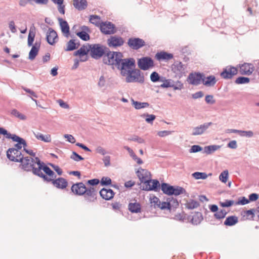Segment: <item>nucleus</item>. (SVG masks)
Listing matches in <instances>:
<instances>
[{
  "label": "nucleus",
  "instance_id": "obj_1",
  "mask_svg": "<svg viewBox=\"0 0 259 259\" xmlns=\"http://www.w3.org/2000/svg\"><path fill=\"white\" fill-rule=\"evenodd\" d=\"M135 68V61L133 58H123L116 68L120 70V74L125 77L126 82H144V76L139 70Z\"/></svg>",
  "mask_w": 259,
  "mask_h": 259
},
{
  "label": "nucleus",
  "instance_id": "obj_2",
  "mask_svg": "<svg viewBox=\"0 0 259 259\" xmlns=\"http://www.w3.org/2000/svg\"><path fill=\"white\" fill-rule=\"evenodd\" d=\"M21 162V167L26 171H32L35 175H39L41 169V161L38 157L33 158L30 156L23 157Z\"/></svg>",
  "mask_w": 259,
  "mask_h": 259
},
{
  "label": "nucleus",
  "instance_id": "obj_3",
  "mask_svg": "<svg viewBox=\"0 0 259 259\" xmlns=\"http://www.w3.org/2000/svg\"><path fill=\"white\" fill-rule=\"evenodd\" d=\"M123 58L121 52L110 51L104 56L103 62L111 66L113 68H117Z\"/></svg>",
  "mask_w": 259,
  "mask_h": 259
},
{
  "label": "nucleus",
  "instance_id": "obj_4",
  "mask_svg": "<svg viewBox=\"0 0 259 259\" xmlns=\"http://www.w3.org/2000/svg\"><path fill=\"white\" fill-rule=\"evenodd\" d=\"M90 55L92 58L98 59L100 58L105 53V47L100 44L90 45Z\"/></svg>",
  "mask_w": 259,
  "mask_h": 259
},
{
  "label": "nucleus",
  "instance_id": "obj_5",
  "mask_svg": "<svg viewBox=\"0 0 259 259\" xmlns=\"http://www.w3.org/2000/svg\"><path fill=\"white\" fill-rule=\"evenodd\" d=\"M44 163L41 162V169H40V174L38 176L43 178L44 179L48 182L53 181L56 177L54 172H53L49 167L44 165Z\"/></svg>",
  "mask_w": 259,
  "mask_h": 259
},
{
  "label": "nucleus",
  "instance_id": "obj_6",
  "mask_svg": "<svg viewBox=\"0 0 259 259\" xmlns=\"http://www.w3.org/2000/svg\"><path fill=\"white\" fill-rule=\"evenodd\" d=\"M138 65L141 69L147 70L154 67V62L150 57H144L138 60Z\"/></svg>",
  "mask_w": 259,
  "mask_h": 259
},
{
  "label": "nucleus",
  "instance_id": "obj_7",
  "mask_svg": "<svg viewBox=\"0 0 259 259\" xmlns=\"http://www.w3.org/2000/svg\"><path fill=\"white\" fill-rule=\"evenodd\" d=\"M8 158L11 161L20 162L23 156L21 152L16 148H10L7 153Z\"/></svg>",
  "mask_w": 259,
  "mask_h": 259
},
{
  "label": "nucleus",
  "instance_id": "obj_8",
  "mask_svg": "<svg viewBox=\"0 0 259 259\" xmlns=\"http://www.w3.org/2000/svg\"><path fill=\"white\" fill-rule=\"evenodd\" d=\"M90 49H91L90 45L83 46L74 53V55L79 57L80 61L84 62L88 59L87 54L89 52L90 53Z\"/></svg>",
  "mask_w": 259,
  "mask_h": 259
},
{
  "label": "nucleus",
  "instance_id": "obj_9",
  "mask_svg": "<svg viewBox=\"0 0 259 259\" xmlns=\"http://www.w3.org/2000/svg\"><path fill=\"white\" fill-rule=\"evenodd\" d=\"M171 69L176 75L179 78H181L185 74L186 67L182 62H177L172 65Z\"/></svg>",
  "mask_w": 259,
  "mask_h": 259
},
{
  "label": "nucleus",
  "instance_id": "obj_10",
  "mask_svg": "<svg viewBox=\"0 0 259 259\" xmlns=\"http://www.w3.org/2000/svg\"><path fill=\"white\" fill-rule=\"evenodd\" d=\"M212 124L211 122H205L202 124L193 127L191 135L196 136L203 134Z\"/></svg>",
  "mask_w": 259,
  "mask_h": 259
},
{
  "label": "nucleus",
  "instance_id": "obj_11",
  "mask_svg": "<svg viewBox=\"0 0 259 259\" xmlns=\"http://www.w3.org/2000/svg\"><path fill=\"white\" fill-rule=\"evenodd\" d=\"M202 79V74L199 73H191L187 78L188 82L193 85H198L201 83Z\"/></svg>",
  "mask_w": 259,
  "mask_h": 259
},
{
  "label": "nucleus",
  "instance_id": "obj_12",
  "mask_svg": "<svg viewBox=\"0 0 259 259\" xmlns=\"http://www.w3.org/2000/svg\"><path fill=\"white\" fill-rule=\"evenodd\" d=\"M159 186L160 184L158 181L150 179L144 184L143 189L146 191H157Z\"/></svg>",
  "mask_w": 259,
  "mask_h": 259
},
{
  "label": "nucleus",
  "instance_id": "obj_13",
  "mask_svg": "<svg viewBox=\"0 0 259 259\" xmlns=\"http://www.w3.org/2000/svg\"><path fill=\"white\" fill-rule=\"evenodd\" d=\"M238 70L236 68L228 66L226 67L221 73V76L225 79L231 78L233 76L237 74Z\"/></svg>",
  "mask_w": 259,
  "mask_h": 259
},
{
  "label": "nucleus",
  "instance_id": "obj_14",
  "mask_svg": "<svg viewBox=\"0 0 259 259\" xmlns=\"http://www.w3.org/2000/svg\"><path fill=\"white\" fill-rule=\"evenodd\" d=\"M101 31L106 34H113L116 32L114 25L110 22H105L100 25Z\"/></svg>",
  "mask_w": 259,
  "mask_h": 259
},
{
  "label": "nucleus",
  "instance_id": "obj_15",
  "mask_svg": "<svg viewBox=\"0 0 259 259\" xmlns=\"http://www.w3.org/2000/svg\"><path fill=\"white\" fill-rule=\"evenodd\" d=\"M136 173L140 181L144 184L149 179H151L150 172L147 169L140 167L136 171Z\"/></svg>",
  "mask_w": 259,
  "mask_h": 259
},
{
  "label": "nucleus",
  "instance_id": "obj_16",
  "mask_svg": "<svg viewBox=\"0 0 259 259\" xmlns=\"http://www.w3.org/2000/svg\"><path fill=\"white\" fill-rule=\"evenodd\" d=\"M107 43L110 47L116 48L121 46L124 40L121 37L117 36H112L107 40Z\"/></svg>",
  "mask_w": 259,
  "mask_h": 259
},
{
  "label": "nucleus",
  "instance_id": "obj_17",
  "mask_svg": "<svg viewBox=\"0 0 259 259\" xmlns=\"http://www.w3.org/2000/svg\"><path fill=\"white\" fill-rule=\"evenodd\" d=\"M128 45L131 48L137 50L145 45V41L139 38H131L128 40Z\"/></svg>",
  "mask_w": 259,
  "mask_h": 259
},
{
  "label": "nucleus",
  "instance_id": "obj_18",
  "mask_svg": "<svg viewBox=\"0 0 259 259\" xmlns=\"http://www.w3.org/2000/svg\"><path fill=\"white\" fill-rule=\"evenodd\" d=\"M240 73L241 74L250 75L254 70V66L252 64L245 63L239 65Z\"/></svg>",
  "mask_w": 259,
  "mask_h": 259
},
{
  "label": "nucleus",
  "instance_id": "obj_19",
  "mask_svg": "<svg viewBox=\"0 0 259 259\" xmlns=\"http://www.w3.org/2000/svg\"><path fill=\"white\" fill-rule=\"evenodd\" d=\"M47 40L48 42L51 45H53L58 40L56 32L51 28H49L47 33Z\"/></svg>",
  "mask_w": 259,
  "mask_h": 259
},
{
  "label": "nucleus",
  "instance_id": "obj_20",
  "mask_svg": "<svg viewBox=\"0 0 259 259\" xmlns=\"http://www.w3.org/2000/svg\"><path fill=\"white\" fill-rule=\"evenodd\" d=\"M72 191L75 194L82 195L86 191V187L82 183L74 184L71 187Z\"/></svg>",
  "mask_w": 259,
  "mask_h": 259
},
{
  "label": "nucleus",
  "instance_id": "obj_21",
  "mask_svg": "<svg viewBox=\"0 0 259 259\" xmlns=\"http://www.w3.org/2000/svg\"><path fill=\"white\" fill-rule=\"evenodd\" d=\"M90 32V29L88 27L82 26L80 27V31H76V34L82 40L87 41L90 39V35L88 33Z\"/></svg>",
  "mask_w": 259,
  "mask_h": 259
},
{
  "label": "nucleus",
  "instance_id": "obj_22",
  "mask_svg": "<svg viewBox=\"0 0 259 259\" xmlns=\"http://www.w3.org/2000/svg\"><path fill=\"white\" fill-rule=\"evenodd\" d=\"M178 205L179 203L177 200L172 199L169 202H160L158 207L161 209H168L170 210L172 207H176Z\"/></svg>",
  "mask_w": 259,
  "mask_h": 259
},
{
  "label": "nucleus",
  "instance_id": "obj_23",
  "mask_svg": "<svg viewBox=\"0 0 259 259\" xmlns=\"http://www.w3.org/2000/svg\"><path fill=\"white\" fill-rule=\"evenodd\" d=\"M202 82L205 86L209 87L213 86L215 84L217 80L213 75L205 77L202 74Z\"/></svg>",
  "mask_w": 259,
  "mask_h": 259
},
{
  "label": "nucleus",
  "instance_id": "obj_24",
  "mask_svg": "<svg viewBox=\"0 0 259 259\" xmlns=\"http://www.w3.org/2000/svg\"><path fill=\"white\" fill-rule=\"evenodd\" d=\"M100 194L103 199L107 200L112 199L114 195V193L111 189L106 188L101 189Z\"/></svg>",
  "mask_w": 259,
  "mask_h": 259
},
{
  "label": "nucleus",
  "instance_id": "obj_25",
  "mask_svg": "<svg viewBox=\"0 0 259 259\" xmlns=\"http://www.w3.org/2000/svg\"><path fill=\"white\" fill-rule=\"evenodd\" d=\"M34 137L38 140L46 143H50L52 141L51 136L50 134L44 135L39 132H33Z\"/></svg>",
  "mask_w": 259,
  "mask_h": 259
},
{
  "label": "nucleus",
  "instance_id": "obj_26",
  "mask_svg": "<svg viewBox=\"0 0 259 259\" xmlns=\"http://www.w3.org/2000/svg\"><path fill=\"white\" fill-rule=\"evenodd\" d=\"M155 58L159 61H167L172 59L173 58V55L171 54L165 52H160L159 53H157L155 55Z\"/></svg>",
  "mask_w": 259,
  "mask_h": 259
},
{
  "label": "nucleus",
  "instance_id": "obj_27",
  "mask_svg": "<svg viewBox=\"0 0 259 259\" xmlns=\"http://www.w3.org/2000/svg\"><path fill=\"white\" fill-rule=\"evenodd\" d=\"M58 20L62 33L66 36H68L69 33V27L67 22L62 18H59Z\"/></svg>",
  "mask_w": 259,
  "mask_h": 259
},
{
  "label": "nucleus",
  "instance_id": "obj_28",
  "mask_svg": "<svg viewBox=\"0 0 259 259\" xmlns=\"http://www.w3.org/2000/svg\"><path fill=\"white\" fill-rule=\"evenodd\" d=\"M40 48L39 43L35 42L32 46L30 51L29 53L28 58L30 60H33L38 54V52Z\"/></svg>",
  "mask_w": 259,
  "mask_h": 259
},
{
  "label": "nucleus",
  "instance_id": "obj_29",
  "mask_svg": "<svg viewBox=\"0 0 259 259\" xmlns=\"http://www.w3.org/2000/svg\"><path fill=\"white\" fill-rule=\"evenodd\" d=\"M84 194H85L84 197L89 202L93 201L95 198V190L93 187L86 188V191Z\"/></svg>",
  "mask_w": 259,
  "mask_h": 259
},
{
  "label": "nucleus",
  "instance_id": "obj_30",
  "mask_svg": "<svg viewBox=\"0 0 259 259\" xmlns=\"http://www.w3.org/2000/svg\"><path fill=\"white\" fill-rule=\"evenodd\" d=\"M221 148V146L217 145H212L204 147L203 153L207 155H210L216 151Z\"/></svg>",
  "mask_w": 259,
  "mask_h": 259
},
{
  "label": "nucleus",
  "instance_id": "obj_31",
  "mask_svg": "<svg viewBox=\"0 0 259 259\" xmlns=\"http://www.w3.org/2000/svg\"><path fill=\"white\" fill-rule=\"evenodd\" d=\"M189 219L192 224L197 225L199 224L202 221L203 217L201 212H196Z\"/></svg>",
  "mask_w": 259,
  "mask_h": 259
},
{
  "label": "nucleus",
  "instance_id": "obj_32",
  "mask_svg": "<svg viewBox=\"0 0 259 259\" xmlns=\"http://www.w3.org/2000/svg\"><path fill=\"white\" fill-rule=\"evenodd\" d=\"M53 184L58 188L64 189L67 186V182L65 179L63 178H58L56 180L52 181Z\"/></svg>",
  "mask_w": 259,
  "mask_h": 259
},
{
  "label": "nucleus",
  "instance_id": "obj_33",
  "mask_svg": "<svg viewBox=\"0 0 259 259\" xmlns=\"http://www.w3.org/2000/svg\"><path fill=\"white\" fill-rule=\"evenodd\" d=\"M73 5L78 10L84 9L87 6L86 0H74Z\"/></svg>",
  "mask_w": 259,
  "mask_h": 259
},
{
  "label": "nucleus",
  "instance_id": "obj_34",
  "mask_svg": "<svg viewBox=\"0 0 259 259\" xmlns=\"http://www.w3.org/2000/svg\"><path fill=\"white\" fill-rule=\"evenodd\" d=\"M141 205L138 202H131L128 204V209L132 212H139L141 211Z\"/></svg>",
  "mask_w": 259,
  "mask_h": 259
},
{
  "label": "nucleus",
  "instance_id": "obj_35",
  "mask_svg": "<svg viewBox=\"0 0 259 259\" xmlns=\"http://www.w3.org/2000/svg\"><path fill=\"white\" fill-rule=\"evenodd\" d=\"M161 190L167 195H171L174 191V186H170L166 183H162L161 185Z\"/></svg>",
  "mask_w": 259,
  "mask_h": 259
},
{
  "label": "nucleus",
  "instance_id": "obj_36",
  "mask_svg": "<svg viewBox=\"0 0 259 259\" xmlns=\"http://www.w3.org/2000/svg\"><path fill=\"white\" fill-rule=\"evenodd\" d=\"M132 105L134 106L136 109H140L142 108H147L149 106V104L147 102H140L135 101L134 99L131 100Z\"/></svg>",
  "mask_w": 259,
  "mask_h": 259
},
{
  "label": "nucleus",
  "instance_id": "obj_37",
  "mask_svg": "<svg viewBox=\"0 0 259 259\" xmlns=\"http://www.w3.org/2000/svg\"><path fill=\"white\" fill-rule=\"evenodd\" d=\"M11 114L15 117H16L21 120H25L27 117L24 114L20 113L17 109H13L11 111Z\"/></svg>",
  "mask_w": 259,
  "mask_h": 259
},
{
  "label": "nucleus",
  "instance_id": "obj_38",
  "mask_svg": "<svg viewBox=\"0 0 259 259\" xmlns=\"http://www.w3.org/2000/svg\"><path fill=\"white\" fill-rule=\"evenodd\" d=\"M238 222V218L235 216H231L227 218L224 225L228 226H231L235 225Z\"/></svg>",
  "mask_w": 259,
  "mask_h": 259
},
{
  "label": "nucleus",
  "instance_id": "obj_39",
  "mask_svg": "<svg viewBox=\"0 0 259 259\" xmlns=\"http://www.w3.org/2000/svg\"><path fill=\"white\" fill-rule=\"evenodd\" d=\"M35 35V29L34 28H30L28 36V46L30 47L32 46L34 38Z\"/></svg>",
  "mask_w": 259,
  "mask_h": 259
},
{
  "label": "nucleus",
  "instance_id": "obj_40",
  "mask_svg": "<svg viewBox=\"0 0 259 259\" xmlns=\"http://www.w3.org/2000/svg\"><path fill=\"white\" fill-rule=\"evenodd\" d=\"M23 89L26 93L29 94L28 96L29 97H30L31 99V100H33L35 103L36 105H38V104H37V102H38L36 100H35V99H34V98H38V96H37V94L34 92H33L32 90H30L29 89H28V88H23Z\"/></svg>",
  "mask_w": 259,
  "mask_h": 259
},
{
  "label": "nucleus",
  "instance_id": "obj_41",
  "mask_svg": "<svg viewBox=\"0 0 259 259\" xmlns=\"http://www.w3.org/2000/svg\"><path fill=\"white\" fill-rule=\"evenodd\" d=\"M141 117L145 118V121L150 124H152L153 121L155 119L156 116L153 114H149L148 113H144L141 115Z\"/></svg>",
  "mask_w": 259,
  "mask_h": 259
},
{
  "label": "nucleus",
  "instance_id": "obj_42",
  "mask_svg": "<svg viewBox=\"0 0 259 259\" xmlns=\"http://www.w3.org/2000/svg\"><path fill=\"white\" fill-rule=\"evenodd\" d=\"M78 46V45L74 42V40L71 39L69 40L67 45V48L65 49L66 51H70L75 50Z\"/></svg>",
  "mask_w": 259,
  "mask_h": 259
},
{
  "label": "nucleus",
  "instance_id": "obj_43",
  "mask_svg": "<svg viewBox=\"0 0 259 259\" xmlns=\"http://www.w3.org/2000/svg\"><path fill=\"white\" fill-rule=\"evenodd\" d=\"M192 177L196 180L206 179L208 175L205 172H195L192 174Z\"/></svg>",
  "mask_w": 259,
  "mask_h": 259
},
{
  "label": "nucleus",
  "instance_id": "obj_44",
  "mask_svg": "<svg viewBox=\"0 0 259 259\" xmlns=\"http://www.w3.org/2000/svg\"><path fill=\"white\" fill-rule=\"evenodd\" d=\"M186 207L189 209H193L199 206V203L195 200H191L186 203Z\"/></svg>",
  "mask_w": 259,
  "mask_h": 259
},
{
  "label": "nucleus",
  "instance_id": "obj_45",
  "mask_svg": "<svg viewBox=\"0 0 259 259\" xmlns=\"http://www.w3.org/2000/svg\"><path fill=\"white\" fill-rule=\"evenodd\" d=\"M229 178V172L228 170L222 171L219 176V180L222 183H226Z\"/></svg>",
  "mask_w": 259,
  "mask_h": 259
},
{
  "label": "nucleus",
  "instance_id": "obj_46",
  "mask_svg": "<svg viewBox=\"0 0 259 259\" xmlns=\"http://www.w3.org/2000/svg\"><path fill=\"white\" fill-rule=\"evenodd\" d=\"M227 214V211L225 209H222L216 212L214 215L217 219L220 220L224 218Z\"/></svg>",
  "mask_w": 259,
  "mask_h": 259
},
{
  "label": "nucleus",
  "instance_id": "obj_47",
  "mask_svg": "<svg viewBox=\"0 0 259 259\" xmlns=\"http://www.w3.org/2000/svg\"><path fill=\"white\" fill-rule=\"evenodd\" d=\"M90 21L97 26L101 25V24L100 17L97 15L91 16Z\"/></svg>",
  "mask_w": 259,
  "mask_h": 259
},
{
  "label": "nucleus",
  "instance_id": "obj_48",
  "mask_svg": "<svg viewBox=\"0 0 259 259\" xmlns=\"http://www.w3.org/2000/svg\"><path fill=\"white\" fill-rule=\"evenodd\" d=\"M239 135L241 137L250 138L253 137L254 133L251 131H242L240 130Z\"/></svg>",
  "mask_w": 259,
  "mask_h": 259
},
{
  "label": "nucleus",
  "instance_id": "obj_49",
  "mask_svg": "<svg viewBox=\"0 0 259 259\" xmlns=\"http://www.w3.org/2000/svg\"><path fill=\"white\" fill-rule=\"evenodd\" d=\"M185 192V190L182 187L174 186V191L172 192V195L177 196L184 193Z\"/></svg>",
  "mask_w": 259,
  "mask_h": 259
},
{
  "label": "nucleus",
  "instance_id": "obj_50",
  "mask_svg": "<svg viewBox=\"0 0 259 259\" xmlns=\"http://www.w3.org/2000/svg\"><path fill=\"white\" fill-rule=\"evenodd\" d=\"M7 138L11 139L13 140V141L16 142H19L20 141L24 142V139L19 137V136L14 135V134H11L10 133H8L7 135V136H6Z\"/></svg>",
  "mask_w": 259,
  "mask_h": 259
},
{
  "label": "nucleus",
  "instance_id": "obj_51",
  "mask_svg": "<svg viewBox=\"0 0 259 259\" xmlns=\"http://www.w3.org/2000/svg\"><path fill=\"white\" fill-rule=\"evenodd\" d=\"M249 82V78L246 77H239L236 80L235 83L237 84H244Z\"/></svg>",
  "mask_w": 259,
  "mask_h": 259
},
{
  "label": "nucleus",
  "instance_id": "obj_52",
  "mask_svg": "<svg viewBox=\"0 0 259 259\" xmlns=\"http://www.w3.org/2000/svg\"><path fill=\"white\" fill-rule=\"evenodd\" d=\"M150 201L152 205L154 206V207H158L160 202L159 198L154 196L150 197Z\"/></svg>",
  "mask_w": 259,
  "mask_h": 259
},
{
  "label": "nucleus",
  "instance_id": "obj_53",
  "mask_svg": "<svg viewBox=\"0 0 259 259\" xmlns=\"http://www.w3.org/2000/svg\"><path fill=\"white\" fill-rule=\"evenodd\" d=\"M249 200L245 197H241L238 199V200L235 202V205H245L248 204Z\"/></svg>",
  "mask_w": 259,
  "mask_h": 259
},
{
  "label": "nucleus",
  "instance_id": "obj_54",
  "mask_svg": "<svg viewBox=\"0 0 259 259\" xmlns=\"http://www.w3.org/2000/svg\"><path fill=\"white\" fill-rule=\"evenodd\" d=\"M174 84L172 83L171 79H164V82L160 85L162 88H166L169 87H173Z\"/></svg>",
  "mask_w": 259,
  "mask_h": 259
},
{
  "label": "nucleus",
  "instance_id": "obj_55",
  "mask_svg": "<svg viewBox=\"0 0 259 259\" xmlns=\"http://www.w3.org/2000/svg\"><path fill=\"white\" fill-rule=\"evenodd\" d=\"M202 148L200 146L195 145L191 146L189 150V152L191 153H196L202 151Z\"/></svg>",
  "mask_w": 259,
  "mask_h": 259
},
{
  "label": "nucleus",
  "instance_id": "obj_56",
  "mask_svg": "<svg viewBox=\"0 0 259 259\" xmlns=\"http://www.w3.org/2000/svg\"><path fill=\"white\" fill-rule=\"evenodd\" d=\"M150 79L153 82L159 81L160 79V76L158 73L156 72H152L150 75Z\"/></svg>",
  "mask_w": 259,
  "mask_h": 259
},
{
  "label": "nucleus",
  "instance_id": "obj_57",
  "mask_svg": "<svg viewBox=\"0 0 259 259\" xmlns=\"http://www.w3.org/2000/svg\"><path fill=\"white\" fill-rule=\"evenodd\" d=\"M27 146V144L25 140L24 142L20 141L19 142H17L16 144L15 145V147L14 148H16L20 151V150L23 147L24 148H26Z\"/></svg>",
  "mask_w": 259,
  "mask_h": 259
},
{
  "label": "nucleus",
  "instance_id": "obj_58",
  "mask_svg": "<svg viewBox=\"0 0 259 259\" xmlns=\"http://www.w3.org/2000/svg\"><path fill=\"white\" fill-rule=\"evenodd\" d=\"M234 204H235L234 201L230 200H226L225 202H221L220 203L222 207H230Z\"/></svg>",
  "mask_w": 259,
  "mask_h": 259
},
{
  "label": "nucleus",
  "instance_id": "obj_59",
  "mask_svg": "<svg viewBox=\"0 0 259 259\" xmlns=\"http://www.w3.org/2000/svg\"><path fill=\"white\" fill-rule=\"evenodd\" d=\"M172 133V131H161L158 132L157 134L160 137H165L170 135Z\"/></svg>",
  "mask_w": 259,
  "mask_h": 259
},
{
  "label": "nucleus",
  "instance_id": "obj_60",
  "mask_svg": "<svg viewBox=\"0 0 259 259\" xmlns=\"http://www.w3.org/2000/svg\"><path fill=\"white\" fill-rule=\"evenodd\" d=\"M71 158L76 161H79L83 159V158L81 156L79 155L75 152H73L71 156Z\"/></svg>",
  "mask_w": 259,
  "mask_h": 259
},
{
  "label": "nucleus",
  "instance_id": "obj_61",
  "mask_svg": "<svg viewBox=\"0 0 259 259\" xmlns=\"http://www.w3.org/2000/svg\"><path fill=\"white\" fill-rule=\"evenodd\" d=\"M111 183V180L109 177H104L101 180V184L102 185H108L110 184Z\"/></svg>",
  "mask_w": 259,
  "mask_h": 259
},
{
  "label": "nucleus",
  "instance_id": "obj_62",
  "mask_svg": "<svg viewBox=\"0 0 259 259\" xmlns=\"http://www.w3.org/2000/svg\"><path fill=\"white\" fill-rule=\"evenodd\" d=\"M64 137L67 139L68 142L71 143H74L75 142V138L71 135L65 134L64 135Z\"/></svg>",
  "mask_w": 259,
  "mask_h": 259
},
{
  "label": "nucleus",
  "instance_id": "obj_63",
  "mask_svg": "<svg viewBox=\"0 0 259 259\" xmlns=\"http://www.w3.org/2000/svg\"><path fill=\"white\" fill-rule=\"evenodd\" d=\"M205 100L208 104H213L215 103V101L213 100V97L212 95L206 96Z\"/></svg>",
  "mask_w": 259,
  "mask_h": 259
},
{
  "label": "nucleus",
  "instance_id": "obj_64",
  "mask_svg": "<svg viewBox=\"0 0 259 259\" xmlns=\"http://www.w3.org/2000/svg\"><path fill=\"white\" fill-rule=\"evenodd\" d=\"M102 160L104 162V165L106 167H108L110 166V157L109 156H106L104 157Z\"/></svg>",
  "mask_w": 259,
  "mask_h": 259
}]
</instances>
